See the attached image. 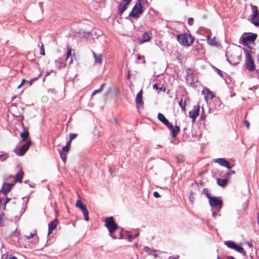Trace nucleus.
Returning <instances> with one entry per match:
<instances>
[{"label":"nucleus","instance_id":"nucleus-1","mask_svg":"<svg viewBox=\"0 0 259 259\" xmlns=\"http://www.w3.org/2000/svg\"><path fill=\"white\" fill-rule=\"evenodd\" d=\"M105 226L109 231V235L113 239H122L123 229L120 228L115 222L113 217H108L105 220Z\"/></svg>","mask_w":259,"mask_h":259},{"label":"nucleus","instance_id":"nucleus-2","mask_svg":"<svg viewBox=\"0 0 259 259\" xmlns=\"http://www.w3.org/2000/svg\"><path fill=\"white\" fill-rule=\"evenodd\" d=\"M249 50L243 48V50L245 56V68L250 72L255 70V65L252 57V52L251 51V48L249 47Z\"/></svg>","mask_w":259,"mask_h":259},{"label":"nucleus","instance_id":"nucleus-3","mask_svg":"<svg viewBox=\"0 0 259 259\" xmlns=\"http://www.w3.org/2000/svg\"><path fill=\"white\" fill-rule=\"evenodd\" d=\"M177 38L179 42L184 46H190L194 41V37L187 33L178 34Z\"/></svg>","mask_w":259,"mask_h":259},{"label":"nucleus","instance_id":"nucleus-4","mask_svg":"<svg viewBox=\"0 0 259 259\" xmlns=\"http://www.w3.org/2000/svg\"><path fill=\"white\" fill-rule=\"evenodd\" d=\"M143 13L142 0H137L128 16L135 19H138Z\"/></svg>","mask_w":259,"mask_h":259},{"label":"nucleus","instance_id":"nucleus-5","mask_svg":"<svg viewBox=\"0 0 259 259\" xmlns=\"http://www.w3.org/2000/svg\"><path fill=\"white\" fill-rule=\"evenodd\" d=\"M226 56L228 62L232 65L239 64L241 60V55L236 51H228L226 53Z\"/></svg>","mask_w":259,"mask_h":259},{"label":"nucleus","instance_id":"nucleus-6","mask_svg":"<svg viewBox=\"0 0 259 259\" xmlns=\"http://www.w3.org/2000/svg\"><path fill=\"white\" fill-rule=\"evenodd\" d=\"M209 203L211 210L220 211L223 206V201L221 197L212 196L209 199Z\"/></svg>","mask_w":259,"mask_h":259},{"label":"nucleus","instance_id":"nucleus-7","mask_svg":"<svg viewBox=\"0 0 259 259\" xmlns=\"http://www.w3.org/2000/svg\"><path fill=\"white\" fill-rule=\"evenodd\" d=\"M252 15L251 18V22L255 26H259V11L257 6L250 5Z\"/></svg>","mask_w":259,"mask_h":259},{"label":"nucleus","instance_id":"nucleus-8","mask_svg":"<svg viewBox=\"0 0 259 259\" xmlns=\"http://www.w3.org/2000/svg\"><path fill=\"white\" fill-rule=\"evenodd\" d=\"M187 77L186 81L191 87H194L197 82V79L195 78L194 72L191 69H187Z\"/></svg>","mask_w":259,"mask_h":259},{"label":"nucleus","instance_id":"nucleus-9","mask_svg":"<svg viewBox=\"0 0 259 259\" xmlns=\"http://www.w3.org/2000/svg\"><path fill=\"white\" fill-rule=\"evenodd\" d=\"M31 145V142H27L26 143L21 145L20 147H17L14 150V152L18 155L23 156L28 150Z\"/></svg>","mask_w":259,"mask_h":259},{"label":"nucleus","instance_id":"nucleus-10","mask_svg":"<svg viewBox=\"0 0 259 259\" xmlns=\"http://www.w3.org/2000/svg\"><path fill=\"white\" fill-rule=\"evenodd\" d=\"M256 37L257 34L256 33H252L247 36L242 37L241 44L244 46H248V42H254Z\"/></svg>","mask_w":259,"mask_h":259},{"label":"nucleus","instance_id":"nucleus-11","mask_svg":"<svg viewBox=\"0 0 259 259\" xmlns=\"http://www.w3.org/2000/svg\"><path fill=\"white\" fill-rule=\"evenodd\" d=\"M200 106L199 105H196L193 107V110L189 111V117L192 119L193 122L195 121V120L197 116L199 114Z\"/></svg>","mask_w":259,"mask_h":259},{"label":"nucleus","instance_id":"nucleus-12","mask_svg":"<svg viewBox=\"0 0 259 259\" xmlns=\"http://www.w3.org/2000/svg\"><path fill=\"white\" fill-rule=\"evenodd\" d=\"M214 162L221 166L226 167L228 169H231L232 168L230 162L225 158H219L215 159Z\"/></svg>","mask_w":259,"mask_h":259},{"label":"nucleus","instance_id":"nucleus-13","mask_svg":"<svg viewBox=\"0 0 259 259\" xmlns=\"http://www.w3.org/2000/svg\"><path fill=\"white\" fill-rule=\"evenodd\" d=\"M167 127L171 132V135L172 138L176 137L180 130L179 126L176 125L174 127L171 123H170Z\"/></svg>","mask_w":259,"mask_h":259},{"label":"nucleus","instance_id":"nucleus-14","mask_svg":"<svg viewBox=\"0 0 259 259\" xmlns=\"http://www.w3.org/2000/svg\"><path fill=\"white\" fill-rule=\"evenodd\" d=\"M143 91L141 90L137 94L136 98V103L138 107L143 106L144 102L143 101Z\"/></svg>","mask_w":259,"mask_h":259},{"label":"nucleus","instance_id":"nucleus-15","mask_svg":"<svg viewBox=\"0 0 259 259\" xmlns=\"http://www.w3.org/2000/svg\"><path fill=\"white\" fill-rule=\"evenodd\" d=\"M13 186V184L4 183L0 191V192L4 195L7 194L11 191Z\"/></svg>","mask_w":259,"mask_h":259},{"label":"nucleus","instance_id":"nucleus-16","mask_svg":"<svg viewBox=\"0 0 259 259\" xmlns=\"http://www.w3.org/2000/svg\"><path fill=\"white\" fill-rule=\"evenodd\" d=\"M59 221L57 219L51 221L48 225V235L50 234L57 227Z\"/></svg>","mask_w":259,"mask_h":259},{"label":"nucleus","instance_id":"nucleus-17","mask_svg":"<svg viewBox=\"0 0 259 259\" xmlns=\"http://www.w3.org/2000/svg\"><path fill=\"white\" fill-rule=\"evenodd\" d=\"M129 5L125 3H121L119 4L117 7L118 14L121 15L127 9Z\"/></svg>","mask_w":259,"mask_h":259},{"label":"nucleus","instance_id":"nucleus-18","mask_svg":"<svg viewBox=\"0 0 259 259\" xmlns=\"http://www.w3.org/2000/svg\"><path fill=\"white\" fill-rule=\"evenodd\" d=\"M157 118L158 120L166 126V127L170 123L165 116L161 113L158 114Z\"/></svg>","mask_w":259,"mask_h":259},{"label":"nucleus","instance_id":"nucleus-19","mask_svg":"<svg viewBox=\"0 0 259 259\" xmlns=\"http://www.w3.org/2000/svg\"><path fill=\"white\" fill-rule=\"evenodd\" d=\"M207 41L208 44L210 46H217L218 42L216 40V37L211 38L209 35L207 36Z\"/></svg>","mask_w":259,"mask_h":259},{"label":"nucleus","instance_id":"nucleus-20","mask_svg":"<svg viewBox=\"0 0 259 259\" xmlns=\"http://www.w3.org/2000/svg\"><path fill=\"white\" fill-rule=\"evenodd\" d=\"M92 52L95 59V63L101 64L102 61V55L101 54L97 55L94 51H92Z\"/></svg>","mask_w":259,"mask_h":259},{"label":"nucleus","instance_id":"nucleus-21","mask_svg":"<svg viewBox=\"0 0 259 259\" xmlns=\"http://www.w3.org/2000/svg\"><path fill=\"white\" fill-rule=\"evenodd\" d=\"M79 208L82 211L84 216V220L86 221H88L89 220V211L85 205H83V206Z\"/></svg>","mask_w":259,"mask_h":259},{"label":"nucleus","instance_id":"nucleus-22","mask_svg":"<svg viewBox=\"0 0 259 259\" xmlns=\"http://www.w3.org/2000/svg\"><path fill=\"white\" fill-rule=\"evenodd\" d=\"M202 92L205 94V98L206 99H212L214 97V95L213 93L208 89L204 90Z\"/></svg>","mask_w":259,"mask_h":259},{"label":"nucleus","instance_id":"nucleus-23","mask_svg":"<svg viewBox=\"0 0 259 259\" xmlns=\"http://www.w3.org/2000/svg\"><path fill=\"white\" fill-rule=\"evenodd\" d=\"M228 181L227 179H218L217 184L219 186L225 187L228 184Z\"/></svg>","mask_w":259,"mask_h":259},{"label":"nucleus","instance_id":"nucleus-24","mask_svg":"<svg viewBox=\"0 0 259 259\" xmlns=\"http://www.w3.org/2000/svg\"><path fill=\"white\" fill-rule=\"evenodd\" d=\"M151 37L147 32H144L142 35V39L140 40L141 43H144L150 41Z\"/></svg>","mask_w":259,"mask_h":259},{"label":"nucleus","instance_id":"nucleus-25","mask_svg":"<svg viewBox=\"0 0 259 259\" xmlns=\"http://www.w3.org/2000/svg\"><path fill=\"white\" fill-rule=\"evenodd\" d=\"M23 177V172L20 171L18 172L15 175V180L16 182H21Z\"/></svg>","mask_w":259,"mask_h":259},{"label":"nucleus","instance_id":"nucleus-26","mask_svg":"<svg viewBox=\"0 0 259 259\" xmlns=\"http://www.w3.org/2000/svg\"><path fill=\"white\" fill-rule=\"evenodd\" d=\"M20 137L23 141H26L29 137V133L25 129L23 130V132L20 133Z\"/></svg>","mask_w":259,"mask_h":259},{"label":"nucleus","instance_id":"nucleus-27","mask_svg":"<svg viewBox=\"0 0 259 259\" xmlns=\"http://www.w3.org/2000/svg\"><path fill=\"white\" fill-rule=\"evenodd\" d=\"M224 244L229 248L233 249L235 248V245L236 244L234 241H225Z\"/></svg>","mask_w":259,"mask_h":259},{"label":"nucleus","instance_id":"nucleus-28","mask_svg":"<svg viewBox=\"0 0 259 259\" xmlns=\"http://www.w3.org/2000/svg\"><path fill=\"white\" fill-rule=\"evenodd\" d=\"M71 52H72L71 49L68 48H67V53H66V60H68L69 59V58H70V57H71L70 60L69 61V64H71L72 63V62H73L72 57L71 56Z\"/></svg>","mask_w":259,"mask_h":259},{"label":"nucleus","instance_id":"nucleus-29","mask_svg":"<svg viewBox=\"0 0 259 259\" xmlns=\"http://www.w3.org/2000/svg\"><path fill=\"white\" fill-rule=\"evenodd\" d=\"M144 251L149 255H153V253L156 252V250L151 249L148 246H145L144 247Z\"/></svg>","mask_w":259,"mask_h":259},{"label":"nucleus","instance_id":"nucleus-30","mask_svg":"<svg viewBox=\"0 0 259 259\" xmlns=\"http://www.w3.org/2000/svg\"><path fill=\"white\" fill-rule=\"evenodd\" d=\"M234 249L240 253H243V254L245 253V251H244L243 248L242 247V246H239L237 244H236L235 248Z\"/></svg>","mask_w":259,"mask_h":259},{"label":"nucleus","instance_id":"nucleus-31","mask_svg":"<svg viewBox=\"0 0 259 259\" xmlns=\"http://www.w3.org/2000/svg\"><path fill=\"white\" fill-rule=\"evenodd\" d=\"M38 47H39L40 54L44 56L45 55V51L43 44L42 42L38 44Z\"/></svg>","mask_w":259,"mask_h":259},{"label":"nucleus","instance_id":"nucleus-32","mask_svg":"<svg viewBox=\"0 0 259 259\" xmlns=\"http://www.w3.org/2000/svg\"><path fill=\"white\" fill-rule=\"evenodd\" d=\"M179 105L181 108L182 111H185L186 110V103L185 101L184 102H183V99H181V100L180 101L179 103Z\"/></svg>","mask_w":259,"mask_h":259},{"label":"nucleus","instance_id":"nucleus-33","mask_svg":"<svg viewBox=\"0 0 259 259\" xmlns=\"http://www.w3.org/2000/svg\"><path fill=\"white\" fill-rule=\"evenodd\" d=\"M202 193L206 196V197L208 199V200L210 199V198H211L212 196H211L209 193L208 189L207 188H204L202 190Z\"/></svg>","mask_w":259,"mask_h":259},{"label":"nucleus","instance_id":"nucleus-34","mask_svg":"<svg viewBox=\"0 0 259 259\" xmlns=\"http://www.w3.org/2000/svg\"><path fill=\"white\" fill-rule=\"evenodd\" d=\"M153 89H155L156 90H158V92H157L158 93L159 92V91H162L163 92L165 91V88H163L162 87L159 88L158 86L157 85V84H154L153 85Z\"/></svg>","mask_w":259,"mask_h":259},{"label":"nucleus","instance_id":"nucleus-35","mask_svg":"<svg viewBox=\"0 0 259 259\" xmlns=\"http://www.w3.org/2000/svg\"><path fill=\"white\" fill-rule=\"evenodd\" d=\"M229 170V171L227 172L224 175V176L227 177V178H229L231 175L235 174V171L234 170L231 169Z\"/></svg>","mask_w":259,"mask_h":259},{"label":"nucleus","instance_id":"nucleus-36","mask_svg":"<svg viewBox=\"0 0 259 259\" xmlns=\"http://www.w3.org/2000/svg\"><path fill=\"white\" fill-rule=\"evenodd\" d=\"M213 69L215 71V72L221 77H223V72L222 71L220 70L219 69H218V68L214 67V66H213Z\"/></svg>","mask_w":259,"mask_h":259},{"label":"nucleus","instance_id":"nucleus-37","mask_svg":"<svg viewBox=\"0 0 259 259\" xmlns=\"http://www.w3.org/2000/svg\"><path fill=\"white\" fill-rule=\"evenodd\" d=\"M60 157H61V158L62 159V160L64 162H66V158H67V155H66V154H65V153L63 152H61L60 153Z\"/></svg>","mask_w":259,"mask_h":259},{"label":"nucleus","instance_id":"nucleus-38","mask_svg":"<svg viewBox=\"0 0 259 259\" xmlns=\"http://www.w3.org/2000/svg\"><path fill=\"white\" fill-rule=\"evenodd\" d=\"M85 204H84L83 203V202L81 201V200H79V199L77 200L76 203V206L77 207L80 208V207H81L82 206H83Z\"/></svg>","mask_w":259,"mask_h":259},{"label":"nucleus","instance_id":"nucleus-39","mask_svg":"<svg viewBox=\"0 0 259 259\" xmlns=\"http://www.w3.org/2000/svg\"><path fill=\"white\" fill-rule=\"evenodd\" d=\"M77 136V135L76 134L70 133L69 135V140L72 141L73 140L75 139Z\"/></svg>","mask_w":259,"mask_h":259},{"label":"nucleus","instance_id":"nucleus-40","mask_svg":"<svg viewBox=\"0 0 259 259\" xmlns=\"http://www.w3.org/2000/svg\"><path fill=\"white\" fill-rule=\"evenodd\" d=\"M212 212V215L213 216V218H216V217L218 216V215H219L220 216L221 214H219L218 212L219 211H218L217 210H211Z\"/></svg>","mask_w":259,"mask_h":259},{"label":"nucleus","instance_id":"nucleus-41","mask_svg":"<svg viewBox=\"0 0 259 259\" xmlns=\"http://www.w3.org/2000/svg\"><path fill=\"white\" fill-rule=\"evenodd\" d=\"M70 148H69L68 146H64L62 148V152H67L69 151L70 150Z\"/></svg>","mask_w":259,"mask_h":259},{"label":"nucleus","instance_id":"nucleus-42","mask_svg":"<svg viewBox=\"0 0 259 259\" xmlns=\"http://www.w3.org/2000/svg\"><path fill=\"white\" fill-rule=\"evenodd\" d=\"M134 238L135 237L133 235L128 234L127 236V239L129 241H132Z\"/></svg>","mask_w":259,"mask_h":259},{"label":"nucleus","instance_id":"nucleus-43","mask_svg":"<svg viewBox=\"0 0 259 259\" xmlns=\"http://www.w3.org/2000/svg\"><path fill=\"white\" fill-rule=\"evenodd\" d=\"M10 200H11V198H8V197L6 198L5 201L4 202V209H5L6 204L7 203H8Z\"/></svg>","mask_w":259,"mask_h":259},{"label":"nucleus","instance_id":"nucleus-44","mask_svg":"<svg viewBox=\"0 0 259 259\" xmlns=\"http://www.w3.org/2000/svg\"><path fill=\"white\" fill-rule=\"evenodd\" d=\"M193 18H189L188 19V24L190 25H192L193 24Z\"/></svg>","mask_w":259,"mask_h":259},{"label":"nucleus","instance_id":"nucleus-45","mask_svg":"<svg viewBox=\"0 0 259 259\" xmlns=\"http://www.w3.org/2000/svg\"><path fill=\"white\" fill-rule=\"evenodd\" d=\"M244 124L245 125L246 128L248 130L250 127V123L248 120L244 121Z\"/></svg>","mask_w":259,"mask_h":259},{"label":"nucleus","instance_id":"nucleus-46","mask_svg":"<svg viewBox=\"0 0 259 259\" xmlns=\"http://www.w3.org/2000/svg\"><path fill=\"white\" fill-rule=\"evenodd\" d=\"M109 171L110 173L111 174V175H112V174L115 172V168L114 167H110L109 168Z\"/></svg>","mask_w":259,"mask_h":259},{"label":"nucleus","instance_id":"nucleus-47","mask_svg":"<svg viewBox=\"0 0 259 259\" xmlns=\"http://www.w3.org/2000/svg\"><path fill=\"white\" fill-rule=\"evenodd\" d=\"M153 196L155 197V198H159L160 197V195H159V193L155 191L153 193Z\"/></svg>","mask_w":259,"mask_h":259},{"label":"nucleus","instance_id":"nucleus-48","mask_svg":"<svg viewBox=\"0 0 259 259\" xmlns=\"http://www.w3.org/2000/svg\"><path fill=\"white\" fill-rule=\"evenodd\" d=\"M132 0H122V3H125L130 5Z\"/></svg>","mask_w":259,"mask_h":259},{"label":"nucleus","instance_id":"nucleus-49","mask_svg":"<svg viewBox=\"0 0 259 259\" xmlns=\"http://www.w3.org/2000/svg\"><path fill=\"white\" fill-rule=\"evenodd\" d=\"M101 91V89H98V90H95L93 93H92V95H94L97 93H100Z\"/></svg>","mask_w":259,"mask_h":259},{"label":"nucleus","instance_id":"nucleus-50","mask_svg":"<svg viewBox=\"0 0 259 259\" xmlns=\"http://www.w3.org/2000/svg\"><path fill=\"white\" fill-rule=\"evenodd\" d=\"M137 56V59L138 60H140V59L144 58V56H142V55H141L140 54H138Z\"/></svg>","mask_w":259,"mask_h":259},{"label":"nucleus","instance_id":"nucleus-51","mask_svg":"<svg viewBox=\"0 0 259 259\" xmlns=\"http://www.w3.org/2000/svg\"><path fill=\"white\" fill-rule=\"evenodd\" d=\"M25 237L27 239H30L31 238H32V233L31 232L30 233V235L29 236H25Z\"/></svg>","mask_w":259,"mask_h":259},{"label":"nucleus","instance_id":"nucleus-52","mask_svg":"<svg viewBox=\"0 0 259 259\" xmlns=\"http://www.w3.org/2000/svg\"><path fill=\"white\" fill-rule=\"evenodd\" d=\"M71 142H72V141L69 140V141L67 142L66 146H68L69 148H70Z\"/></svg>","mask_w":259,"mask_h":259},{"label":"nucleus","instance_id":"nucleus-53","mask_svg":"<svg viewBox=\"0 0 259 259\" xmlns=\"http://www.w3.org/2000/svg\"><path fill=\"white\" fill-rule=\"evenodd\" d=\"M42 5H43V3H39V6L40 7V9L41 10V13H43V9H42Z\"/></svg>","mask_w":259,"mask_h":259},{"label":"nucleus","instance_id":"nucleus-54","mask_svg":"<svg viewBox=\"0 0 259 259\" xmlns=\"http://www.w3.org/2000/svg\"><path fill=\"white\" fill-rule=\"evenodd\" d=\"M179 257L178 255L176 256H170L168 257V259H178Z\"/></svg>","mask_w":259,"mask_h":259},{"label":"nucleus","instance_id":"nucleus-55","mask_svg":"<svg viewBox=\"0 0 259 259\" xmlns=\"http://www.w3.org/2000/svg\"><path fill=\"white\" fill-rule=\"evenodd\" d=\"M106 85V83H103L101 84L100 88L99 89H101V91L102 92V91L103 90V89L104 88V87Z\"/></svg>","mask_w":259,"mask_h":259},{"label":"nucleus","instance_id":"nucleus-56","mask_svg":"<svg viewBox=\"0 0 259 259\" xmlns=\"http://www.w3.org/2000/svg\"><path fill=\"white\" fill-rule=\"evenodd\" d=\"M152 255L154 256L155 258H156L158 256V255L155 253V252L153 253Z\"/></svg>","mask_w":259,"mask_h":259},{"label":"nucleus","instance_id":"nucleus-57","mask_svg":"<svg viewBox=\"0 0 259 259\" xmlns=\"http://www.w3.org/2000/svg\"><path fill=\"white\" fill-rule=\"evenodd\" d=\"M247 244H248V245L249 247H252L253 246V244L251 243L247 242Z\"/></svg>","mask_w":259,"mask_h":259},{"label":"nucleus","instance_id":"nucleus-58","mask_svg":"<svg viewBox=\"0 0 259 259\" xmlns=\"http://www.w3.org/2000/svg\"><path fill=\"white\" fill-rule=\"evenodd\" d=\"M9 259H17V258L15 256H11L9 258Z\"/></svg>","mask_w":259,"mask_h":259},{"label":"nucleus","instance_id":"nucleus-59","mask_svg":"<svg viewBox=\"0 0 259 259\" xmlns=\"http://www.w3.org/2000/svg\"><path fill=\"white\" fill-rule=\"evenodd\" d=\"M25 82V80L24 79H23L22 80L21 84L22 85H23V84L24 83V82Z\"/></svg>","mask_w":259,"mask_h":259},{"label":"nucleus","instance_id":"nucleus-60","mask_svg":"<svg viewBox=\"0 0 259 259\" xmlns=\"http://www.w3.org/2000/svg\"><path fill=\"white\" fill-rule=\"evenodd\" d=\"M139 235V233H137L136 234H135V235L134 236L135 238L138 237Z\"/></svg>","mask_w":259,"mask_h":259},{"label":"nucleus","instance_id":"nucleus-61","mask_svg":"<svg viewBox=\"0 0 259 259\" xmlns=\"http://www.w3.org/2000/svg\"><path fill=\"white\" fill-rule=\"evenodd\" d=\"M29 82H30V85L32 84V78H31V79L29 80Z\"/></svg>","mask_w":259,"mask_h":259},{"label":"nucleus","instance_id":"nucleus-62","mask_svg":"<svg viewBox=\"0 0 259 259\" xmlns=\"http://www.w3.org/2000/svg\"><path fill=\"white\" fill-rule=\"evenodd\" d=\"M65 66H66V64H64V63H62V67H65Z\"/></svg>","mask_w":259,"mask_h":259},{"label":"nucleus","instance_id":"nucleus-63","mask_svg":"<svg viewBox=\"0 0 259 259\" xmlns=\"http://www.w3.org/2000/svg\"><path fill=\"white\" fill-rule=\"evenodd\" d=\"M37 79H38V77H33V80L34 81V80H37Z\"/></svg>","mask_w":259,"mask_h":259},{"label":"nucleus","instance_id":"nucleus-64","mask_svg":"<svg viewBox=\"0 0 259 259\" xmlns=\"http://www.w3.org/2000/svg\"><path fill=\"white\" fill-rule=\"evenodd\" d=\"M21 85H22L21 84H19L18 86V88H20Z\"/></svg>","mask_w":259,"mask_h":259}]
</instances>
